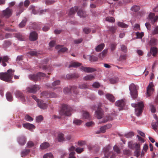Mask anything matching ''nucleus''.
<instances>
[{"label": "nucleus", "instance_id": "obj_1", "mask_svg": "<svg viewBox=\"0 0 158 158\" xmlns=\"http://www.w3.org/2000/svg\"><path fill=\"white\" fill-rule=\"evenodd\" d=\"M14 71V70L11 69H10L6 72L0 73V79L6 82H13L11 80L13 78Z\"/></svg>", "mask_w": 158, "mask_h": 158}, {"label": "nucleus", "instance_id": "obj_2", "mask_svg": "<svg viewBox=\"0 0 158 158\" xmlns=\"http://www.w3.org/2000/svg\"><path fill=\"white\" fill-rule=\"evenodd\" d=\"M131 106L135 108V114L139 116L142 113L144 107V105L143 102H140L137 103H132Z\"/></svg>", "mask_w": 158, "mask_h": 158}, {"label": "nucleus", "instance_id": "obj_3", "mask_svg": "<svg viewBox=\"0 0 158 158\" xmlns=\"http://www.w3.org/2000/svg\"><path fill=\"white\" fill-rule=\"evenodd\" d=\"M72 110V109L69 106L65 104H63L61 106L60 114L62 115L70 116L71 114Z\"/></svg>", "mask_w": 158, "mask_h": 158}, {"label": "nucleus", "instance_id": "obj_4", "mask_svg": "<svg viewBox=\"0 0 158 158\" xmlns=\"http://www.w3.org/2000/svg\"><path fill=\"white\" fill-rule=\"evenodd\" d=\"M102 104L101 103L98 104L97 106L96 107L95 105L92 106L91 108L92 109L95 110L96 108H97V110L95 111V116L98 119L101 118L103 114V111L101 109Z\"/></svg>", "mask_w": 158, "mask_h": 158}, {"label": "nucleus", "instance_id": "obj_5", "mask_svg": "<svg viewBox=\"0 0 158 158\" xmlns=\"http://www.w3.org/2000/svg\"><path fill=\"white\" fill-rule=\"evenodd\" d=\"M45 77H48L46 76V74L41 72H39L37 74H30L29 76V79L34 81H39Z\"/></svg>", "mask_w": 158, "mask_h": 158}, {"label": "nucleus", "instance_id": "obj_6", "mask_svg": "<svg viewBox=\"0 0 158 158\" xmlns=\"http://www.w3.org/2000/svg\"><path fill=\"white\" fill-rule=\"evenodd\" d=\"M129 89L131 97L135 99L138 96L137 89L136 85L134 84H131L129 86Z\"/></svg>", "mask_w": 158, "mask_h": 158}, {"label": "nucleus", "instance_id": "obj_7", "mask_svg": "<svg viewBox=\"0 0 158 158\" xmlns=\"http://www.w3.org/2000/svg\"><path fill=\"white\" fill-rule=\"evenodd\" d=\"M63 91L65 94L68 93L70 91H73L75 94L78 93L77 87L75 86H70L69 88L67 87H65Z\"/></svg>", "mask_w": 158, "mask_h": 158}, {"label": "nucleus", "instance_id": "obj_8", "mask_svg": "<svg viewBox=\"0 0 158 158\" xmlns=\"http://www.w3.org/2000/svg\"><path fill=\"white\" fill-rule=\"evenodd\" d=\"M31 97L37 102L38 105L40 108L43 109L47 108V105L46 103H44L43 101L38 99L34 95H32Z\"/></svg>", "mask_w": 158, "mask_h": 158}, {"label": "nucleus", "instance_id": "obj_9", "mask_svg": "<svg viewBox=\"0 0 158 158\" xmlns=\"http://www.w3.org/2000/svg\"><path fill=\"white\" fill-rule=\"evenodd\" d=\"M158 19V16H155V15L153 13H151L149 15V21L151 22L153 25L156 24L157 20Z\"/></svg>", "mask_w": 158, "mask_h": 158}, {"label": "nucleus", "instance_id": "obj_10", "mask_svg": "<svg viewBox=\"0 0 158 158\" xmlns=\"http://www.w3.org/2000/svg\"><path fill=\"white\" fill-rule=\"evenodd\" d=\"M10 58L7 56H4L2 57L0 56V63H2V65L4 67L7 65L6 63H9V60Z\"/></svg>", "mask_w": 158, "mask_h": 158}, {"label": "nucleus", "instance_id": "obj_11", "mask_svg": "<svg viewBox=\"0 0 158 158\" xmlns=\"http://www.w3.org/2000/svg\"><path fill=\"white\" fill-rule=\"evenodd\" d=\"M40 89V87L39 85H35L30 87H28L27 89V91L29 93L34 94L36 93Z\"/></svg>", "mask_w": 158, "mask_h": 158}, {"label": "nucleus", "instance_id": "obj_12", "mask_svg": "<svg viewBox=\"0 0 158 158\" xmlns=\"http://www.w3.org/2000/svg\"><path fill=\"white\" fill-rule=\"evenodd\" d=\"M12 9L7 8L5 10H3L2 12V16L6 18L10 17L12 15Z\"/></svg>", "mask_w": 158, "mask_h": 158}, {"label": "nucleus", "instance_id": "obj_13", "mask_svg": "<svg viewBox=\"0 0 158 158\" xmlns=\"http://www.w3.org/2000/svg\"><path fill=\"white\" fill-rule=\"evenodd\" d=\"M153 84L152 82L149 83V85L147 88V95L148 96H149L152 94L153 91Z\"/></svg>", "mask_w": 158, "mask_h": 158}, {"label": "nucleus", "instance_id": "obj_14", "mask_svg": "<svg viewBox=\"0 0 158 158\" xmlns=\"http://www.w3.org/2000/svg\"><path fill=\"white\" fill-rule=\"evenodd\" d=\"M153 117L156 120L155 122H153L152 123V127L153 129L156 131H157V127L158 126V120L156 114H154Z\"/></svg>", "mask_w": 158, "mask_h": 158}, {"label": "nucleus", "instance_id": "obj_15", "mask_svg": "<svg viewBox=\"0 0 158 158\" xmlns=\"http://www.w3.org/2000/svg\"><path fill=\"white\" fill-rule=\"evenodd\" d=\"M80 69L85 72L88 73H92L96 71V69L93 68L89 67H85L83 66H81Z\"/></svg>", "mask_w": 158, "mask_h": 158}, {"label": "nucleus", "instance_id": "obj_16", "mask_svg": "<svg viewBox=\"0 0 158 158\" xmlns=\"http://www.w3.org/2000/svg\"><path fill=\"white\" fill-rule=\"evenodd\" d=\"M38 39V35L35 31L31 32L29 35V40L31 41H35Z\"/></svg>", "mask_w": 158, "mask_h": 158}, {"label": "nucleus", "instance_id": "obj_17", "mask_svg": "<svg viewBox=\"0 0 158 158\" xmlns=\"http://www.w3.org/2000/svg\"><path fill=\"white\" fill-rule=\"evenodd\" d=\"M158 43V40L157 39L153 37L151 39L149 44L151 46H154L157 45Z\"/></svg>", "mask_w": 158, "mask_h": 158}, {"label": "nucleus", "instance_id": "obj_18", "mask_svg": "<svg viewBox=\"0 0 158 158\" xmlns=\"http://www.w3.org/2000/svg\"><path fill=\"white\" fill-rule=\"evenodd\" d=\"M17 97L20 98L23 101H25V98L23 94L19 91H16L15 93Z\"/></svg>", "mask_w": 158, "mask_h": 158}, {"label": "nucleus", "instance_id": "obj_19", "mask_svg": "<svg viewBox=\"0 0 158 158\" xmlns=\"http://www.w3.org/2000/svg\"><path fill=\"white\" fill-rule=\"evenodd\" d=\"M18 141L20 145H23L26 143V138L24 136H22L18 138Z\"/></svg>", "mask_w": 158, "mask_h": 158}, {"label": "nucleus", "instance_id": "obj_20", "mask_svg": "<svg viewBox=\"0 0 158 158\" xmlns=\"http://www.w3.org/2000/svg\"><path fill=\"white\" fill-rule=\"evenodd\" d=\"M78 9V7L76 6L70 9L69 11L68 14L69 15L71 16L74 14L75 13L77 10Z\"/></svg>", "mask_w": 158, "mask_h": 158}, {"label": "nucleus", "instance_id": "obj_21", "mask_svg": "<svg viewBox=\"0 0 158 158\" xmlns=\"http://www.w3.org/2000/svg\"><path fill=\"white\" fill-rule=\"evenodd\" d=\"M56 48L57 49H60L59 51V52H66L68 50V49L66 48H62L60 45H58L56 46Z\"/></svg>", "mask_w": 158, "mask_h": 158}, {"label": "nucleus", "instance_id": "obj_22", "mask_svg": "<svg viewBox=\"0 0 158 158\" xmlns=\"http://www.w3.org/2000/svg\"><path fill=\"white\" fill-rule=\"evenodd\" d=\"M115 104L117 106L122 107L125 106V103L123 100H121L117 101L115 103Z\"/></svg>", "mask_w": 158, "mask_h": 158}, {"label": "nucleus", "instance_id": "obj_23", "mask_svg": "<svg viewBox=\"0 0 158 158\" xmlns=\"http://www.w3.org/2000/svg\"><path fill=\"white\" fill-rule=\"evenodd\" d=\"M23 125L24 127L28 129H31L35 128V126L33 124L28 123L25 124L24 123Z\"/></svg>", "mask_w": 158, "mask_h": 158}, {"label": "nucleus", "instance_id": "obj_24", "mask_svg": "<svg viewBox=\"0 0 158 158\" xmlns=\"http://www.w3.org/2000/svg\"><path fill=\"white\" fill-rule=\"evenodd\" d=\"M79 77V75L77 73L68 74L66 75V78L68 79L78 78Z\"/></svg>", "mask_w": 158, "mask_h": 158}, {"label": "nucleus", "instance_id": "obj_25", "mask_svg": "<svg viewBox=\"0 0 158 158\" xmlns=\"http://www.w3.org/2000/svg\"><path fill=\"white\" fill-rule=\"evenodd\" d=\"M104 44H101L98 45L95 48V50L97 52H99L101 51L105 47Z\"/></svg>", "mask_w": 158, "mask_h": 158}, {"label": "nucleus", "instance_id": "obj_26", "mask_svg": "<svg viewBox=\"0 0 158 158\" xmlns=\"http://www.w3.org/2000/svg\"><path fill=\"white\" fill-rule=\"evenodd\" d=\"M50 146V144L49 143L47 142H45L42 143L40 145V148L42 150L45 149Z\"/></svg>", "mask_w": 158, "mask_h": 158}, {"label": "nucleus", "instance_id": "obj_27", "mask_svg": "<svg viewBox=\"0 0 158 158\" xmlns=\"http://www.w3.org/2000/svg\"><path fill=\"white\" fill-rule=\"evenodd\" d=\"M107 53V49H104L101 53L99 54V57L101 59H103L105 57Z\"/></svg>", "mask_w": 158, "mask_h": 158}, {"label": "nucleus", "instance_id": "obj_28", "mask_svg": "<svg viewBox=\"0 0 158 158\" xmlns=\"http://www.w3.org/2000/svg\"><path fill=\"white\" fill-rule=\"evenodd\" d=\"M106 98L111 102H114L115 101L114 97L112 94H106Z\"/></svg>", "mask_w": 158, "mask_h": 158}, {"label": "nucleus", "instance_id": "obj_29", "mask_svg": "<svg viewBox=\"0 0 158 158\" xmlns=\"http://www.w3.org/2000/svg\"><path fill=\"white\" fill-rule=\"evenodd\" d=\"M157 52V48L154 47H151L150 50V53H149V54L152 53V55L155 56L156 55Z\"/></svg>", "mask_w": 158, "mask_h": 158}, {"label": "nucleus", "instance_id": "obj_30", "mask_svg": "<svg viewBox=\"0 0 158 158\" xmlns=\"http://www.w3.org/2000/svg\"><path fill=\"white\" fill-rule=\"evenodd\" d=\"M58 140L59 142H61L63 141H65L66 140L64 138V135L62 133L58 134Z\"/></svg>", "mask_w": 158, "mask_h": 158}, {"label": "nucleus", "instance_id": "obj_31", "mask_svg": "<svg viewBox=\"0 0 158 158\" xmlns=\"http://www.w3.org/2000/svg\"><path fill=\"white\" fill-rule=\"evenodd\" d=\"M77 14L81 17H85L86 16L85 12L82 10H79L77 12Z\"/></svg>", "mask_w": 158, "mask_h": 158}, {"label": "nucleus", "instance_id": "obj_32", "mask_svg": "<svg viewBox=\"0 0 158 158\" xmlns=\"http://www.w3.org/2000/svg\"><path fill=\"white\" fill-rule=\"evenodd\" d=\"M23 2H21L19 4V11L16 12V15H19L23 11V9L22 7L23 6Z\"/></svg>", "mask_w": 158, "mask_h": 158}, {"label": "nucleus", "instance_id": "obj_33", "mask_svg": "<svg viewBox=\"0 0 158 158\" xmlns=\"http://www.w3.org/2000/svg\"><path fill=\"white\" fill-rule=\"evenodd\" d=\"M89 60L91 62H95L98 60V58L93 55H89Z\"/></svg>", "mask_w": 158, "mask_h": 158}, {"label": "nucleus", "instance_id": "obj_34", "mask_svg": "<svg viewBox=\"0 0 158 158\" xmlns=\"http://www.w3.org/2000/svg\"><path fill=\"white\" fill-rule=\"evenodd\" d=\"M109 81L111 84H114L116 83L118 81V79L117 77H114L110 78Z\"/></svg>", "mask_w": 158, "mask_h": 158}, {"label": "nucleus", "instance_id": "obj_35", "mask_svg": "<svg viewBox=\"0 0 158 158\" xmlns=\"http://www.w3.org/2000/svg\"><path fill=\"white\" fill-rule=\"evenodd\" d=\"M6 97L8 101L11 102L13 100L12 96L10 92H7L6 94Z\"/></svg>", "mask_w": 158, "mask_h": 158}, {"label": "nucleus", "instance_id": "obj_36", "mask_svg": "<svg viewBox=\"0 0 158 158\" xmlns=\"http://www.w3.org/2000/svg\"><path fill=\"white\" fill-rule=\"evenodd\" d=\"M15 37L20 41L24 40V36L19 33H17L15 35Z\"/></svg>", "mask_w": 158, "mask_h": 158}, {"label": "nucleus", "instance_id": "obj_37", "mask_svg": "<svg viewBox=\"0 0 158 158\" xmlns=\"http://www.w3.org/2000/svg\"><path fill=\"white\" fill-rule=\"evenodd\" d=\"M83 118L84 119H88L90 116L89 113L86 111H83L82 114Z\"/></svg>", "mask_w": 158, "mask_h": 158}, {"label": "nucleus", "instance_id": "obj_38", "mask_svg": "<svg viewBox=\"0 0 158 158\" xmlns=\"http://www.w3.org/2000/svg\"><path fill=\"white\" fill-rule=\"evenodd\" d=\"M94 76L91 75H89L87 76H85L84 79L85 80H91L92 79H94Z\"/></svg>", "mask_w": 158, "mask_h": 158}, {"label": "nucleus", "instance_id": "obj_39", "mask_svg": "<svg viewBox=\"0 0 158 158\" xmlns=\"http://www.w3.org/2000/svg\"><path fill=\"white\" fill-rule=\"evenodd\" d=\"M100 129V131H97L96 132V134H98L100 133H104L106 132V130L104 126L101 127Z\"/></svg>", "mask_w": 158, "mask_h": 158}, {"label": "nucleus", "instance_id": "obj_40", "mask_svg": "<svg viewBox=\"0 0 158 158\" xmlns=\"http://www.w3.org/2000/svg\"><path fill=\"white\" fill-rule=\"evenodd\" d=\"M81 64L80 63L78 62H73L71 64H70L69 67L70 68L71 67H76L79 66L81 65Z\"/></svg>", "mask_w": 158, "mask_h": 158}, {"label": "nucleus", "instance_id": "obj_41", "mask_svg": "<svg viewBox=\"0 0 158 158\" xmlns=\"http://www.w3.org/2000/svg\"><path fill=\"white\" fill-rule=\"evenodd\" d=\"M107 28L109 30V31L113 33L115 32L116 28L114 26L108 27Z\"/></svg>", "mask_w": 158, "mask_h": 158}, {"label": "nucleus", "instance_id": "obj_42", "mask_svg": "<svg viewBox=\"0 0 158 158\" xmlns=\"http://www.w3.org/2000/svg\"><path fill=\"white\" fill-rule=\"evenodd\" d=\"M29 152L30 150L29 149H26L22 152L21 156L23 157L26 156Z\"/></svg>", "mask_w": 158, "mask_h": 158}, {"label": "nucleus", "instance_id": "obj_43", "mask_svg": "<svg viewBox=\"0 0 158 158\" xmlns=\"http://www.w3.org/2000/svg\"><path fill=\"white\" fill-rule=\"evenodd\" d=\"M27 21V19L26 18L23 19L19 25V27H24Z\"/></svg>", "mask_w": 158, "mask_h": 158}, {"label": "nucleus", "instance_id": "obj_44", "mask_svg": "<svg viewBox=\"0 0 158 158\" xmlns=\"http://www.w3.org/2000/svg\"><path fill=\"white\" fill-rule=\"evenodd\" d=\"M118 25L119 27L123 28H127L128 27V25L123 22H118Z\"/></svg>", "mask_w": 158, "mask_h": 158}, {"label": "nucleus", "instance_id": "obj_45", "mask_svg": "<svg viewBox=\"0 0 158 158\" xmlns=\"http://www.w3.org/2000/svg\"><path fill=\"white\" fill-rule=\"evenodd\" d=\"M82 122L79 119H74L73 121V123L76 125H79L81 124Z\"/></svg>", "mask_w": 158, "mask_h": 158}, {"label": "nucleus", "instance_id": "obj_46", "mask_svg": "<svg viewBox=\"0 0 158 158\" xmlns=\"http://www.w3.org/2000/svg\"><path fill=\"white\" fill-rule=\"evenodd\" d=\"M11 44V43L8 41H5L4 43L3 44V46L4 48H6L10 46Z\"/></svg>", "mask_w": 158, "mask_h": 158}, {"label": "nucleus", "instance_id": "obj_47", "mask_svg": "<svg viewBox=\"0 0 158 158\" xmlns=\"http://www.w3.org/2000/svg\"><path fill=\"white\" fill-rule=\"evenodd\" d=\"M140 9V7L138 6H135L132 7L131 8V10L135 12L138 11Z\"/></svg>", "mask_w": 158, "mask_h": 158}, {"label": "nucleus", "instance_id": "obj_48", "mask_svg": "<svg viewBox=\"0 0 158 158\" xmlns=\"http://www.w3.org/2000/svg\"><path fill=\"white\" fill-rule=\"evenodd\" d=\"M137 38L141 39L144 36V33L143 32H137L136 33Z\"/></svg>", "mask_w": 158, "mask_h": 158}, {"label": "nucleus", "instance_id": "obj_49", "mask_svg": "<svg viewBox=\"0 0 158 158\" xmlns=\"http://www.w3.org/2000/svg\"><path fill=\"white\" fill-rule=\"evenodd\" d=\"M88 86L86 84H82L79 85V88L81 89H85L88 88Z\"/></svg>", "mask_w": 158, "mask_h": 158}, {"label": "nucleus", "instance_id": "obj_50", "mask_svg": "<svg viewBox=\"0 0 158 158\" xmlns=\"http://www.w3.org/2000/svg\"><path fill=\"white\" fill-rule=\"evenodd\" d=\"M27 53L31 56H37L39 53L35 51H31L28 52Z\"/></svg>", "mask_w": 158, "mask_h": 158}, {"label": "nucleus", "instance_id": "obj_51", "mask_svg": "<svg viewBox=\"0 0 158 158\" xmlns=\"http://www.w3.org/2000/svg\"><path fill=\"white\" fill-rule=\"evenodd\" d=\"M106 20L110 22L113 23L115 21L114 18L111 17H108L106 18Z\"/></svg>", "mask_w": 158, "mask_h": 158}, {"label": "nucleus", "instance_id": "obj_52", "mask_svg": "<svg viewBox=\"0 0 158 158\" xmlns=\"http://www.w3.org/2000/svg\"><path fill=\"white\" fill-rule=\"evenodd\" d=\"M114 151L116 152L117 153H120L121 152V150L116 145H115L113 147Z\"/></svg>", "mask_w": 158, "mask_h": 158}, {"label": "nucleus", "instance_id": "obj_53", "mask_svg": "<svg viewBox=\"0 0 158 158\" xmlns=\"http://www.w3.org/2000/svg\"><path fill=\"white\" fill-rule=\"evenodd\" d=\"M158 34V27L156 26L155 27L154 29L152 30V35H154Z\"/></svg>", "mask_w": 158, "mask_h": 158}, {"label": "nucleus", "instance_id": "obj_54", "mask_svg": "<svg viewBox=\"0 0 158 158\" xmlns=\"http://www.w3.org/2000/svg\"><path fill=\"white\" fill-rule=\"evenodd\" d=\"M48 91H45L42 92L41 93V96H43L44 97L49 98L48 96Z\"/></svg>", "mask_w": 158, "mask_h": 158}, {"label": "nucleus", "instance_id": "obj_55", "mask_svg": "<svg viewBox=\"0 0 158 158\" xmlns=\"http://www.w3.org/2000/svg\"><path fill=\"white\" fill-rule=\"evenodd\" d=\"M134 135V133L132 132H131L125 135V136L127 138H129L132 137Z\"/></svg>", "mask_w": 158, "mask_h": 158}, {"label": "nucleus", "instance_id": "obj_56", "mask_svg": "<svg viewBox=\"0 0 158 158\" xmlns=\"http://www.w3.org/2000/svg\"><path fill=\"white\" fill-rule=\"evenodd\" d=\"M25 119L28 121H31L33 120V119L29 115H26L25 117Z\"/></svg>", "mask_w": 158, "mask_h": 158}, {"label": "nucleus", "instance_id": "obj_57", "mask_svg": "<svg viewBox=\"0 0 158 158\" xmlns=\"http://www.w3.org/2000/svg\"><path fill=\"white\" fill-rule=\"evenodd\" d=\"M113 115V114H112L111 115H108V116H107V119L106 121H103L102 122V123H105L106 122H107V121H108V120H111L113 119V117L112 116V115Z\"/></svg>", "mask_w": 158, "mask_h": 158}, {"label": "nucleus", "instance_id": "obj_58", "mask_svg": "<svg viewBox=\"0 0 158 158\" xmlns=\"http://www.w3.org/2000/svg\"><path fill=\"white\" fill-rule=\"evenodd\" d=\"M60 84V81L59 80H56L54 81L52 83V86L53 87H56L57 85H59Z\"/></svg>", "mask_w": 158, "mask_h": 158}, {"label": "nucleus", "instance_id": "obj_59", "mask_svg": "<svg viewBox=\"0 0 158 158\" xmlns=\"http://www.w3.org/2000/svg\"><path fill=\"white\" fill-rule=\"evenodd\" d=\"M49 98H56L57 97V94L53 92L50 93L48 94Z\"/></svg>", "mask_w": 158, "mask_h": 158}, {"label": "nucleus", "instance_id": "obj_60", "mask_svg": "<svg viewBox=\"0 0 158 158\" xmlns=\"http://www.w3.org/2000/svg\"><path fill=\"white\" fill-rule=\"evenodd\" d=\"M92 86L94 88H98L100 86V84L98 82H95L94 83Z\"/></svg>", "mask_w": 158, "mask_h": 158}, {"label": "nucleus", "instance_id": "obj_61", "mask_svg": "<svg viewBox=\"0 0 158 158\" xmlns=\"http://www.w3.org/2000/svg\"><path fill=\"white\" fill-rule=\"evenodd\" d=\"M75 151L78 153H80L84 151V148H77L76 149Z\"/></svg>", "mask_w": 158, "mask_h": 158}, {"label": "nucleus", "instance_id": "obj_62", "mask_svg": "<svg viewBox=\"0 0 158 158\" xmlns=\"http://www.w3.org/2000/svg\"><path fill=\"white\" fill-rule=\"evenodd\" d=\"M121 50L124 52H126L127 51V48L124 45H122L121 46Z\"/></svg>", "mask_w": 158, "mask_h": 158}, {"label": "nucleus", "instance_id": "obj_63", "mask_svg": "<svg viewBox=\"0 0 158 158\" xmlns=\"http://www.w3.org/2000/svg\"><path fill=\"white\" fill-rule=\"evenodd\" d=\"M126 54L121 55L119 57V60L120 61L125 60H126Z\"/></svg>", "mask_w": 158, "mask_h": 158}, {"label": "nucleus", "instance_id": "obj_64", "mask_svg": "<svg viewBox=\"0 0 158 158\" xmlns=\"http://www.w3.org/2000/svg\"><path fill=\"white\" fill-rule=\"evenodd\" d=\"M75 154V152H71L69 154V158H76L74 156V155Z\"/></svg>", "mask_w": 158, "mask_h": 158}]
</instances>
